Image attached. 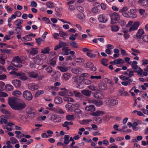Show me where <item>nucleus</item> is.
<instances>
[{"mask_svg":"<svg viewBox=\"0 0 148 148\" xmlns=\"http://www.w3.org/2000/svg\"><path fill=\"white\" fill-rule=\"evenodd\" d=\"M111 31L114 32H117L119 30V27L116 25H112L111 26Z\"/></svg>","mask_w":148,"mask_h":148,"instance_id":"obj_35","label":"nucleus"},{"mask_svg":"<svg viewBox=\"0 0 148 148\" xmlns=\"http://www.w3.org/2000/svg\"><path fill=\"white\" fill-rule=\"evenodd\" d=\"M119 12L121 13L123 16L129 18V11L128 10V8L126 6L123 7L122 8L120 9Z\"/></svg>","mask_w":148,"mask_h":148,"instance_id":"obj_9","label":"nucleus"},{"mask_svg":"<svg viewBox=\"0 0 148 148\" xmlns=\"http://www.w3.org/2000/svg\"><path fill=\"white\" fill-rule=\"evenodd\" d=\"M115 62L116 64H119L120 63L123 64L124 63V61L121 58L115 60Z\"/></svg>","mask_w":148,"mask_h":148,"instance_id":"obj_49","label":"nucleus"},{"mask_svg":"<svg viewBox=\"0 0 148 148\" xmlns=\"http://www.w3.org/2000/svg\"><path fill=\"white\" fill-rule=\"evenodd\" d=\"M59 34L61 37H63L64 38H65L67 36V35L66 34L62 31H60V32Z\"/></svg>","mask_w":148,"mask_h":148,"instance_id":"obj_53","label":"nucleus"},{"mask_svg":"<svg viewBox=\"0 0 148 148\" xmlns=\"http://www.w3.org/2000/svg\"><path fill=\"white\" fill-rule=\"evenodd\" d=\"M108 61V60L107 59H103L101 60V62L104 66H107L108 65L107 64Z\"/></svg>","mask_w":148,"mask_h":148,"instance_id":"obj_56","label":"nucleus"},{"mask_svg":"<svg viewBox=\"0 0 148 148\" xmlns=\"http://www.w3.org/2000/svg\"><path fill=\"white\" fill-rule=\"evenodd\" d=\"M138 3L141 6H145L148 4V0H139Z\"/></svg>","mask_w":148,"mask_h":148,"instance_id":"obj_19","label":"nucleus"},{"mask_svg":"<svg viewBox=\"0 0 148 148\" xmlns=\"http://www.w3.org/2000/svg\"><path fill=\"white\" fill-rule=\"evenodd\" d=\"M136 11L134 9H131L130 10L129 13V18H136L137 17V15L136 14Z\"/></svg>","mask_w":148,"mask_h":148,"instance_id":"obj_12","label":"nucleus"},{"mask_svg":"<svg viewBox=\"0 0 148 148\" xmlns=\"http://www.w3.org/2000/svg\"><path fill=\"white\" fill-rule=\"evenodd\" d=\"M48 118L49 120L53 122H60L61 121L59 116L56 114L50 113L49 115Z\"/></svg>","mask_w":148,"mask_h":148,"instance_id":"obj_6","label":"nucleus"},{"mask_svg":"<svg viewBox=\"0 0 148 148\" xmlns=\"http://www.w3.org/2000/svg\"><path fill=\"white\" fill-rule=\"evenodd\" d=\"M85 109L86 110L91 112H94L95 110V107L94 105L91 104L86 106Z\"/></svg>","mask_w":148,"mask_h":148,"instance_id":"obj_15","label":"nucleus"},{"mask_svg":"<svg viewBox=\"0 0 148 148\" xmlns=\"http://www.w3.org/2000/svg\"><path fill=\"white\" fill-rule=\"evenodd\" d=\"M26 112L27 114L31 115L30 116L32 117H34L36 114L34 110L31 107L27 108L26 109Z\"/></svg>","mask_w":148,"mask_h":148,"instance_id":"obj_10","label":"nucleus"},{"mask_svg":"<svg viewBox=\"0 0 148 148\" xmlns=\"http://www.w3.org/2000/svg\"><path fill=\"white\" fill-rule=\"evenodd\" d=\"M81 76H77L74 79V82H75L77 83H82Z\"/></svg>","mask_w":148,"mask_h":148,"instance_id":"obj_40","label":"nucleus"},{"mask_svg":"<svg viewBox=\"0 0 148 148\" xmlns=\"http://www.w3.org/2000/svg\"><path fill=\"white\" fill-rule=\"evenodd\" d=\"M79 106V105L78 104H72L71 106H70L69 108L67 110L69 112H72L73 110V108L75 107H78Z\"/></svg>","mask_w":148,"mask_h":148,"instance_id":"obj_36","label":"nucleus"},{"mask_svg":"<svg viewBox=\"0 0 148 148\" xmlns=\"http://www.w3.org/2000/svg\"><path fill=\"white\" fill-rule=\"evenodd\" d=\"M46 58L47 57L45 54L39 55L34 58V61L37 64H41L43 62L42 61L45 60Z\"/></svg>","mask_w":148,"mask_h":148,"instance_id":"obj_4","label":"nucleus"},{"mask_svg":"<svg viewBox=\"0 0 148 148\" xmlns=\"http://www.w3.org/2000/svg\"><path fill=\"white\" fill-rule=\"evenodd\" d=\"M46 72L48 74H51L53 72V68L50 66H48L46 67L45 69Z\"/></svg>","mask_w":148,"mask_h":148,"instance_id":"obj_43","label":"nucleus"},{"mask_svg":"<svg viewBox=\"0 0 148 148\" xmlns=\"http://www.w3.org/2000/svg\"><path fill=\"white\" fill-rule=\"evenodd\" d=\"M105 103L107 105L114 106L117 105L118 103V101L114 99H110L107 98L105 101Z\"/></svg>","mask_w":148,"mask_h":148,"instance_id":"obj_7","label":"nucleus"},{"mask_svg":"<svg viewBox=\"0 0 148 148\" xmlns=\"http://www.w3.org/2000/svg\"><path fill=\"white\" fill-rule=\"evenodd\" d=\"M13 86L10 84L6 85L5 87V90L7 91H10L13 89Z\"/></svg>","mask_w":148,"mask_h":148,"instance_id":"obj_32","label":"nucleus"},{"mask_svg":"<svg viewBox=\"0 0 148 148\" xmlns=\"http://www.w3.org/2000/svg\"><path fill=\"white\" fill-rule=\"evenodd\" d=\"M23 23V21L21 19H18L15 21L14 22V24L17 26V27L21 26V25Z\"/></svg>","mask_w":148,"mask_h":148,"instance_id":"obj_37","label":"nucleus"},{"mask_svg":"<svg viewBox=\"0 0 148 148\" xmlns=\"http://www.w3.org/2000/svg\"><path fill=\"white\" fill-rule=\"evenodd\" d=\"M42 20L45 22V23L47 24H50L51 23V22L49 19L47 17H43L42 18Z\"/></svg>","mask_w":148,"mask_h":148,"instance_id":"obj_62","label":"nucleus"},{"mask_svg":"<svg viewBox=\"0 0 148 148\" xmlns=\"http://www.w3.org/2000/svg\"><path fill=\"white\" fill-rule=\"evenodd\" d=\"M12 83L15 87L17 88L21 86V82L18 80L15 79L12 81Z\"/></svg>","mask_w":148,"mask_h":148,"instance_id":"obj_23","label":"nucleus"},{"mask_svg":"<svg viewBox=\"0 0 148 148\" xmlns=\"http://www.w3.org/2000/svg\"><path fill=\"white\" fill-rule=\"evenodd\" d=\"M103 113L102 111L97 110L95 112H92L90 115L94 116H97L103 114Z\"/></svg>","mask_w":148,"mask_h":148,"instance_id":"obj_25","label":"nucleus"},{"mask_svg":"<svg viewBox=\"0 0 148 148\" xmlns=\"http://www.w3.org/2000/svg\"><path fill=\"white\" fill-rule=\"evenodd\" d=\"M5 8L6 10L9 13H11L13 10V9L9 6L6 5L5 7Z\"/></svg>","mask_w":148,"mask_h":148,"instance_id":"obj_51","label":"nucleus"},{"mask_svg":"<svg viewBox=\"0 0 148 148\" xmlns=\"http://www.w3.org/2000/svg\"><path fill=\"white\" fill-rule=\"evenodd\" d=\"M70 138L69 136V135H65L64 138V143L65 145H68L70 142L69 138Z\"/></svg>","mask_w":148,"mask_h":148,"instance_id":"obj_30","label":"nucleus"},{"mask_svg":"<svg viewBox=\"0 0 148 148\" xmlns=\"http://www.w3.org/2000/svg\"><path fill=\"white\" fill-rule=\"evenodd\" d=\"M55 111L58 114H63L64 113V111L62 109L59 108L57 109Z\"/></svg>","mask_w":148,"mask_h":148,"instance_id":"obj_64","label":"nucleus"},{"mask_svg":"<svg viewBox=\"0 0 148 148\" xmlns=\"http://www.w3.org/2000/svg\"><path fill=\"white\" fill-rule=\"evenodd\" d=\"M22 29V26H20L16 27L15 30L16 31V34H21L23 32Z\"/></svg>","mask_w":148,"mask_h":148,"instance_id":"obj_34","label":"nucleus"},{"mask_svg":"<svg viewBox=\"0 0 148 148\" xmlns=\"http://www.w3.org/2000/svg\"><path fill=\"white\" fill-rule=\"evenodd\" d=\"M137 64L138 62L136 61H133L132 62V68L134 70H136L138 68V66L137 65Z\"/></svg>","mask_w":148,"mask_h":148,"instance_id":"obj_41","label":"nucleus"},{"mask_svg":"<svg viewBox=\"0 0 148 148\" xmlns=\"http://www.w3.org/2000/svg\"><path fill=\"white\" fill-rule=\"evenodd\" d=\"M62 98L59 97H56L54 99V102L56 104H59L62 102Z\"/></svg>","mask_w":148,"mask_h":148,"instance_id":"obj_24","label":"nucleus"},{"mask_svg":"<svg viewBox=\"0 0 148 148\" xmlns=\"http://www.w3.org/2000/svg\"><path fill=\"white\" fill-rule=\"evenodd\" d=\"M23 62V61L18 56H16L13 58L11 61V63L15 67L20 68L22 66L21 64Z\"/></svg>","mask_w":148,"mask_h":148,"instance_id":"obj_3","label":"nucleus"},{"mask_svg":"<svg viewBox=\"0 0 148 148\" xmlns=\"http://www.w3.org/2000/svg\"><path fill=\"white\" fill-rule=\"evenodd\" d=\"M38 49L37 48H32L30 51V54L31 55H34L38 53Z\"/></svg>","mask_w":148,"mask_h":148,"instance_id":"obj_31","label":"nucleus"},{"mask_svg":"<svg viewBox=\"0 0 148 148\" xmlns=\"http://www.w3.org/2000/svg\"><path fill=\"white\" fill-rule=\"evenodd\" d=\"M98 20L99 22L103 23H106L108 20L106 16L102 14L99 16Z\"/></svg>","mask_w":148,"mask_h":148,"instance_id":"obj_18","label":"nucleus"},{"mask_svg":"<svg viewBox=\"0 0 148 148\" xmlns=\"http://www.w3.org/2000/svg\"><path fill=\"white\" fill-rule=\"evenodd\" d=\"M70 45L74 48H77L78 47V45L77 43L75 41L71 42L70 43Z\"/></svg>","mask_w":148,"mask_h":148,"instance_id":"obj_46","label":"nucleus"},{"mask_svg":"<svg viewBox=\"0 0 148 148\" xmlns=\"http://www.w3.org/2000/svg\"><path fill=\"white\" fill-rule=\"evenodd\" d=\"M23 96L24 99L28 101L31 100L33 98L31 92L28 90H25L23 92Z\"/></svg>","mask_w":148,"mask_h":148,"instance_id":"obj_8","label":"nucleus"},{"mask_svg":"<svg viewBox=\"0 0 148 148\" xmlns=\"http://www.w3.org/2000/svg\"><path fill=\"white\" fill-rule=\"evenodd\" d=\"M62 54L63 55H67L69 53V52L71 51L70 49H69L68 47H63L62 49Z\"/></svg>","mask_w":148,"mask_h":148,"instance_id":"obj_21","label":"nucleus"},{"mask_svg":"<svg viewBox=\"0 0 148 148\" xmlns=\"http://www.w3.org/2000/svg\"><path fill=\"white\" fill-rule=\"evenodd\" d=\"M28 76L31 78H36L38 76V73L37 71L29 72L27 73Z\"/></svg>","mask_w":148,"mask_h":148,"instance_id":"obj_13","label":"nucleus"},{"mask_svg":"<svg viewBox=\"0 0 148 148\" xmlns=\"http://www.w3.org/2000/svg\"><path fill=\"white\" fill-rule=\"evenodd\" d=\"M91 51L90 50L89 51L87 52L86 54L90 58H95L96 56V55L95 54H93L91 53Z\"/></svg>","mask_w":148,"mask_h":148,"instance_id":"obj_58","label":"nucleus"},{"mask_svg":"<svg viewBox=\"0 0 148 148\" xmlns=\"http://www.w3.org/2000/svg\"><path fill=\"white\" fill-rule=\"evenodd\" d=\"M77 17L80 20H82L85 18V16L83 13H79L77 15Z\"/></svg>","mask_w":148,"mask_h":148,"instance_id":"obj_47","label":"nucleus"},{"mask_svg":"<svg viewBox=\"0 0 148 148\" xmlns=\"http://www.w3.org/2000/svg\"><path fill=\"white\" fill-rule=\"evenodd\" d=\"M47 7L49 8H52L54 7V5L53 3L50 2H48L47 3Z\"/></svg>","mask_w":148,"mask_h":148,"instance_id":"obj_59","label":"nucleus"},{"mask_svg":"<svg viewBox=\"0 0 148 148\" xmlns=\"http://www.w3.org/2000/svg\"><path fill=\"white\" fill-rule=\"evenodd\" d=\"M58 69L61 72H66L68 71L69 67L65 66H58Z\"/></svg>","mask_w":148,"mask_h":148,"instance_id":"obj_27","label":"nucleus"},{"mask_svg":"<svg viewBox=\"0 0 148 148\" xmlns=\"http://www.w3.org/2000/svg\"><path fill=\"white\" fill-rule=\"evenodd\" d=\"M50 50V49L48 47H46L41 50V53L44 54L47 53L49 52Z\"/></svg>","mask_w":148,"mask_h":148,"instance_id":"obj_48","label":"nucleus"},{"mask_svg":"<svg viewBox=\"0 0 148 148\" xmlns=\"http://www.w3.org/2000/svg\"><path fill=\"white\" fill-rule=\"evenodd\" d=\"M12 74L20 77V78L23 80H26L27 78L25 74L23 73H16L14 71H13Z\"/></svg>","mask_w":148,"mask_h":148,"instance_id":"obj_11","label":"nucleus"},{"mask_svg":"<svg viewBox=\"0 0 148 148\" xmlns=\"http://www.w3.org/2000/svg\"><path fill=\"white\" fill-rule=\"evenodd\" d=\"M64 101L69 102H73L74 100L73 99L69 97H65L63 98Z\"/></svg>","mask_w":148,"mask_h":148,"instance_id":"obj_52","label":"nucleus"},{"mask_svg":"<svg viewBox=\"0 0 148 148\" xmlns=\"http://www.w3.org/2000/svg\"><path fill=\"white\" fill-rule=\"evenodd\" d=\"M111 23L113 25L118 23L120 18V16L117 13L114 12L111 14Z\"/></svg>","mask_w":148,"mask_h":148,"instance_id":"obj_5","label":"nucleus"},{"mask_svg":"<svg viewBox=\"0 0 148 148\" xmlns=\"http://www.w3.org/2000/svg\"><path fill=\"white\" fill-rule=\"evenodd\" d=\"M73 123L72 121H65L62 124V126L64 127H66L67 130H69L70 128L69 127V125H73Z\"/></svg>","mask_w":148,"mask_h":148,"instance_id":"obj_22","label":"nucleus"},{"mask_svg":"<svg viewBox=\"0 0 148 148\" xmlns=\"http://www.w3.org/2000/svg\"><path fill=\"white\" fill-rule=\"evenodd\" d=\"M28 88L30 90L34 91L39 88V86L37 84L35 83L30 84L28 85Z\"/></svg>","mask_w":148,"mask_h":148,"instance_id":"obj_14","label":"nucleus"},{"mask_svg":"<svg viewBox=\"0 0 148 148\" xmlns=\"http://www.w3.org/2000/svg\"><path fill=\"white\" fill-rule=\"evenodd\" d=\"M131 50L133 52L131 53V54L133 56H136L138 55V53H140V51L135 49L132 48Z\"/></svg>","mask_w":148,"mask_h":148,"instance_id":"obj_38","label":"nucleus"},{"mask_svg":"<svg viewBox=\"0 0 148 148\" xmlns=\"http://www.w3.org/2000/svg\"><path fill=\"white\" fill-rule=\"evenodd\" d=\"M145 10L144 9H140L139 12L140 14L144 17H146L147 15V14L145 12Z\"/></svg>","mask_w":148,"mask_h":148,"instance_id":"obj_33","label":"nucleus"},{"mask_svg":"<svg viewBox=\"0 0 148 148\" xmlns=\"http://www.w3.org/2000/svg\"><path fill=\"white\" fill-rule=\"evenodd\" d=\"M71 76V75L69 73H64L62 76V79L65 80H68Z\"/></svg>","mask_w":148,"mask_h":148,"instance_id":"obj_17","label":"nucleus"},{"mask_svg":"<svg viewBox=\"0 0 148 148\" xmlns=\"http://www.w3.org/2000/svg\"><path fill=\"white\" fill-rule=\"evenodd\" d=\"M98 86L99 89L101 90H105L107 88V85L103 83H99Z\"/></svg>","mask_w":148,"mask_h":148,"instance_id":"obj_20","label":"nucleus"},{"mask_svg":"<svg viewBox=\"0 0 148 148\" xmlns=\"http://www.w3.org/2000/svg\"><path fill=\"white\" fill-rule=\"evenodd\" d=\"M142 39L144 42L148 43V35H144L142 36Z\"/></svg>","mask_w":148,"mask_h":148,"instance_id":"obj_55","label":"nucleus"},{"mask_svg":"<svg viewBox=\"0 0 148 148\" xmlns=\"http://www.w3.org/2000/svg\"><path fill=\"white\" fill-rule=\"evenodd\" d=\"M140 25V23L138 21H136L133 23L132 21L128 22L126 25V27H130L129 32H132L136 30Z\"/></svg>","mask_w":148,"mask_h":148,"instance_id":"obj_2","label":"nucleus"},{"mask_svg":"<svg viewBox=\"0 0 148 148\" xmlns=\"http://www.w3.org/2000/svg\"><path fill=\"white\" fill-rule=\"evenodd\" d=\"M84 59L82 58H79L75 59V61L76 62L81 63L84 62Z\"/></svg>","mask_w":148,"mask_h":148,"instance_id":"obj_57","label":"nucleus"},{"mask_svg":"<svg viewBox=\"0 0 148 148\" xmlns=\"http://www.w3.org/2000/svg\"><path fill=\"white\" fill-rule=\"evenodd\" d=\"M32 40V38L29 35L23 37L21 38V40L23 42L29 41Z\"/></svg>","mask_w":148,"mask_h":148,"instance_id":"obj_26","label":"nucleus"},{"mask_svg":"<svg viewBox=\"0 0 148 148\" xmlns=\"http://www.w3.org/2000/svg\"><path fill=\"white\" fill-rule=\"evenodd\" d=\"M92 120L91 119H87L83 121V123L84 124H88Z\"/></svg>","mask_w":148,"mask_h":148,"instance_id":"obj_63","label":"nucleus"},{"mask_svg":"<svg viewBox=\"0 0 148 148\" xmlns=\"http://www.w3.org/2000/svg\"><path fill=\"white\" fill-rule=\"evenodd\" d=\"M21 92L19 90L15 91L12 92V94L16 96L18 95H21Z\"/></svg>","mask_w":148,"mask_h":148,"instance_id":"obj_60","label":"nucleus"},{"mask_svg":"<svg viewBox=\"0 0 148 148\" xmlns=\"http://www.w3.org/2000/svg\"><path fill=\"white\" fill-rule=\"evenodd\" d=\"M81 92L83 95L89 97L91 95V92L88 90H84L81 91Z\"/></svg>","mask_w":148,"mask_h":148,"instance_id":"obj_28","label":"nucleus"},{"mask_svg":"<svg viewBox=\"0 0 148 148\" xmlns=\"http://www.w3.org/2000/svg\"><path fill=\"white\" fill-rule=\"evenodd\" d=\"M88 88L90 90L93 91H96L97 90V88L93 85H91L88 86Z\"/></svg>","mask_w":148,"mask_h":148,"instance_id":"obj_45","label":"nucleus"},{"mask_svg":"<svg viewBox=\"0 0 148 148\" xmlns=\"http://www.w3.org/2000/svg\"><path fill=\"white\" fill-rule=\"evenodd\" d=\"M138 70L137 71H134L135 72H137L138 75L141 77H143V70L140 67L138 68Z\"/></svg>","mask_w":148,"mask_h":148,"instance_id":"obj_54","label":"nucleus"},{"mask_svg":"<svg viewBox=\"0 0 148 148\" xmlns=\"http://www.w3.org/2000/svg\"><path fill=\"white\" fill-rule=\"evenodd\" d=\"M66 118L68 121H73L74 119V116L73 115H67Z\"/></svg>","mask_w":148,"mask_h":148,"instance_id":"obj_50","label":"nucleus"},{"mask_svg":"<svg viewBox=\"0 0 148 148\" xmlns=\"http://www.w3.org/2000/svg\"><path fill=\"white\" fill-rule=\"evenodd\" d=\"M144 34V30L142 29L138 30L136 34V37L137 39L141 38L142 35Z\"/></svg>","mask_w":148,"mask_h":148,"instance_id":"obj_16","label":"nucleus"},{"mask_svg":"<svg viewBox=\"0 0 148 148\" xmlns=\"http://www.w3.org/2000/svg\"><path fill=\"white\" fill-rule=\"evenodd\" d=\"M94 104L97 107H100L103 104L102 101L100 100H95Z\"/></svg>","mask_w":148,"mask_h":148,"instance_id":"obj_42","label":"nucleus"},{"mask_svg":"<svg viewBox=\"0 0 148 148\" xmlns=\"http://www.w3.org/2000/svg\"><path fill=\"white\" fill-rule=\"evenodd\" d=\"M60 90L61 91H60L58 93V95L60 96H66V89L65 88H62Z\"/></svg>","mask_w":148,"mask_h":148,"instance_id":"obj_29","label":"nucleus"},{"mask_svg":"<svg viewBox=\"0 0 148 148\" xmlns=\"http://www.w3.org/2000/svg\"><path fill=\"white\" fill-rule=\"evenodd\" d=\"M102 94L100 93H96L94 95V97L97 99H101L102 98Z\"/></svg>","mask_w":148,"mask_h":148,"instance_id":"obj_61","label":"nucleus"},{"mask_svg":"<svg viewBox=\"0 0 148 148\" xmlns=\"http://www.w3.org/2000/svg\"><path fill=\"white\" fill-rule=\"evenodd\" d=\"M11 143L12 144H15L17 143H18V141L14 137H11L10 138Z\"/></svg>","mask_w":148,"mask_h":148,"instance_id":"obj_44","label":"nucleus"},{"mask_svg":"<svg viewBox=\"0 0 148 148\" xmlns=\"http://www.w3.org/2000/svg\"><path fill=\"white\" fill-rule=\"evenodd\" d=\"M80 68H74L71 70V72L75 74H78L80 73Z\"/></svg>","mask_w":148,"mask_h":148,"instance_id":"obj_39","label":"nucleus"},{"mask_svg":"<svg viewBox=\"0 0 148 148\" xmlns=\"http://www.w3.org/2000/svg\"><path fill=\"white\" fill-rule=\"evenodd\" d=\"M8 104L12 109L15 110H21L25 108V103L23 101L18 102L15 98H10L8 99Z\"/></svg>","mask_w":148,"mask_h":148,"instance_id":"obj_1","label":"nucleus"}]
</instances>
